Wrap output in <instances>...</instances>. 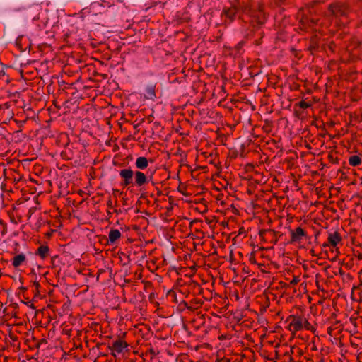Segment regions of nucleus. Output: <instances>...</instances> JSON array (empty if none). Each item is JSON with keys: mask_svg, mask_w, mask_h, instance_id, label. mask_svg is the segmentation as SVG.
Masks as SVG:
<instances>
[{"mask_svg": "<svg viewBox=\"0 0 362 362\" xmlns=\"http://www.w3.org/2000/svg\"><path fill=\"white\" fill-rule=\"evenodd\" d=\"M302 316L291 315L288 317L286 322H288L287 329L292 334H295L297 332L303 329Z\"/></svg>", "mask_w": 362, "mask_h": 362, "instance_id": "f257e3e1", "label": "nucleus"}, {"mask_svg": "<svg viewBox=\"0 0 362 362\" xmlns=\"http://www.w3.org/2000/svg\"><path fill=\"white\" fill-rule=\"evenodd\" d=\"M128 346L125 341L118 339L108 347L111 350V355L116 356V354H121L124 349H127Z\"/></svg>", "mask_w": 362, "mask_h": 362, "instance_id": "f03ea898", "label": "nucleus"}, {"mask_svg": "<svg viewBox=\"0 0 362 362\" xmlns=\"http://www.w3.org/2000/svg\"><path fill=\"white\" fill-rule=\"evenodd\" d=\"M243 12L250 15L252 17V22H255L257 25L264 24L266 21V16L260 7L256 14L252 13L250 8H245Z\"/></svg>", "mask_w": 362, "mask_h": 362, "instance_id": "7ed1b4c3", "label": "nucleus"}, {"mask_svg": "<svg viewBox=\"0 0 362 362\" xmlns=\"http://www.w3.org/2000/svg\"><path fill=\"white\" fill-rule=\"evenodd\" d=\"M119 175L123 179L121 185L123 187H127L129 185H133V176H134V171L131 168H124L122 169L119 171Z\"/></svg>", "mask_w": 362, "mask_h": 362, "instance_id": "20e7f679", "label": "nucleus"}, {"mask_svg": "<svg viewBox=\"0 0 362 362\" xmlns=\"http://www.w3.org/2000/svg\"><path fill=\"white\" fill-rule=\"evenodd\" d=\"M329 10L335 16H341L347 13L348 8L344 4H332L329 6Z\"/></svg>", "mask_w": 362, "mask_h": 362, "instance_id": "39448f33", "label": "nucleus"}, {"mask_svg": "<svg viewBox=\"0 0 362 362\" xmlns=\"http://www.w3.org/2000/svg\"><path fill=\"white\" fill-rule=\"evenodd\" d=\"M341 236L338 231H334V233H329L327 238V243H324L323 246L327 247L331 245L333 247H335L339 243L341 242Z\"/></svg>", "mask_w": 362, "mask_h": 362, "instance_id": "423d86ee", "label": "nucleus"}, {"mask_svg": "<svg viewBox=\"0 0 362 362\" xmlns=\"http://www.w3.org/2000/svg\"><path fill=\"white\" fill-rule=\"evenodd\" d=\"M134 185L138 187H141L148 182V178L146 175L140 170H136L134 173Z\"/></svg>", "mask_w": 362, "mask_h": 362, "instance_id": "0eeeda50", "label": "nucleus"}, {"mask_svg": "<svg viewBox=\"0 0 362 362\" xmlns=\"http://www.w3.org/2000/svg\"><path fill=\"white\" fill-rule=\"evenodd\" d=\"M306 232L301 227L291 230V241L292 243L300 242L303 237H306Z\"/></svg>", "mask_w": 362, "mask_h": 362, "instance_id": "6e6552de", "label": "nucleus"}, {"mask_svg": "<svg viewBox=\"0 0 362 362\" xmlns=\"http://www.w3.org/2000/svg\"><path fill=\"white\" fill-rule=\"evenodd\" d=\"M27 257L26 255L23 253L18 254L14 256L12 259V265L14 268H18V267L23 265L26 262Z\"/></svg>", "mask_w": 362, "mask_h": 362, "instance_id": "1a4fd4ad", "label": "nucleus"}, {"mask_svg": "<svg viewBox=\"0 0 362 362\" xmlns=\"http://www.w3.org/2000/svg\"><path fill=\"white\" fill-rule=\"evenodd\" d=\"M35 254L42 259H45L49 255V248L47 245H40Z\"/></svg>", "mask_w": 362, "mask_h": 362, "instance_id": "9d476101", "label": "nucleus"}, {"mask_svg": "<svg viewBox=\"0 0 362 362\" xmlns=\"http://www.w3.org/2000/svg\"><path fill=\"white\" fill-rule=\"evenodd\" d=\"M148 165V161L146 157H138L135 161V166L137 169L144 170Z\"/></svg>", "mask_w": 362, "mask_h": 362, "instance_id": "9b49d317", "label": "nucleus"}, {"mask_svg": "<svg viewBox=\"0 0 362 362\" xmlns=\"http://www.w3.org/2000/svg\"><path fill=\"white\" fill-rule=\"evenodd\" d=\"M121 238V233L118 229H112L109 232L108 240L111 243H115L116 240Z\"/></svg>", "mask_w": 362, "mask_h": 362, "instance_id": "f8f14e48", "label": "nucleus"}, {"mask_svg": "<svg viewBox=\"0 0 362 362\" xmlns=\"http://www.w3.org/2000/svg\"><path fill=\"white\" fill-rule=\"evenodd\" d=\"M145 98L148 100H153L156 98L155 86H150L146 88Z\"/></svg>", "mask_w": 362, "mask_h": 362, "instance_id": "ddd939ff", "label": "nucleus"}, {"mask_svg": "<svg viewBox=\"0 0 362 362\" xmlns=\"http://www.w3.org/2000/svg\"><path fill=\"white\" fill-rule=\"evenodd\" d=\"M361 163V159L360 156L357 155H354L349 157V163L351 166H357Z\"/></svg>", "mask_w": 362, "mask_h": 362, "instance_id": "4468645a", "label": "nucleus"}, {"mask_svg": "<svg viewBox=\"0 0 362 362\" xmlns=\"http://www.w3.org/2000/svg\"><path fill=\"white\" fill-rule=\"evenodd\" d=\"M302 324H303V329H305L306 330H309V331H311L313 332H314L315 331V329L314 328V327L308 322V320L302 317Z\"/></svg>", "mask_w": 362, "mask_h": 362, "instance_id": "2eb2a0df", "label": "nucleus"}, {"mask_svg": "<svg viewBox=\"0 0 362 362\" xmlns=\"http://www.w3.org/2000/svg\"><path fill=\"white\" fill-rule=\"evenodd\" d=\"M238 9L236 7H231L225 11V13L227 17H228L230 20H233L235 15L237 13Z\"/></svg>", "mask_w": 362, "mask_h": 362, "instance_id": "dca6fc26", "label": "nucleus"}, {"mask_svg": "<svg viewBox=\"0 0 362 362\" xmlns=\"http://www.w3.org/2000/svg\"><path fill=\"white\" fill-rule=\"evenodd\" d=\"M312 104L305 100H301L298 103V106L302 109H306L311 107Z\"/></svg>", "mask_w": 362, "mask_h": 362, "instance_id": "f3484780", "label": "nucleus"}, {"mask_svg": "<svg viewBox=\"0 0 362 362\" xmlns=\"http://www.w3.org/2000/svg\"><path fill=\"white\" fill-rule=\"evenodd\" d=\"M300 281V277L298 276H294L292 280L290 281L288 286H295L298 284Z\"/></svg>", "mask_w": 362, "mask_h": 362, "instance_id": "a211bd4d", "label": "nucleus"}, {"mask_svg": "<svg viewBox=\"0 0 362 362\" xmlns=\"http://www.w3.org/2000/svg\"><path fill=\"white\" fill-rule=\"evenodd\" d=\"M357 258H358V259H359V260H362V254H361V253L358 254V255H357Z\"/></svg>", "mask_w": 362, "mask_h": 362, "instance_id": "6ab92c4d", "label": "nucleus"}, {"mask_svg": "<svg viewBox=\"0 0 362 362\" xmlns=\"http://www.w3.org/2000/svg\"><path fill=\"white\" fill-rule=\"evenodd\" d=\"M358 274H359V275H361V274H362V268H361V270L359 271Z\"/></svg>", "mask_w": 362, "mask_h": 362, "instance_id": "aec40b11", "label": "nucleus"}, {"mask_svg": "<svg viewBox=\"0 0 362 362\" xmlns=\"http://www.w3.org/2000/svg\"><path fill=\"white\" fill-rule=\"evenodd\" d=\"M111 204H112V201H111V200H110V201L108 202V205H110V206Z\"/></svg>", "mask_w": 362, "mask_h": 362, "instance_id": "412c9836", "label": "nucleus"}, {"mask_svg": "<svg viewBox=\"0 0 362 362\" xmlns=\"http://www.w3.org/2000/svg\"><path fill=\"white\" fill-rule=\"evenodd\" d=\"M5 105H6L7 107H9V105H8V103H5Z\"/></svg>", "mask_w": 362, "mask_h": 362, "instance_id": "4be33fe9", "label": "nucleus"}]
</instances>
